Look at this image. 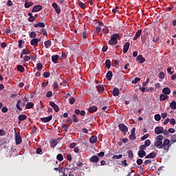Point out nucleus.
Wrapping results in <instances>:
<instances>
[{
  "instance_id": "obj_42",
  "label": "nucleus",
  "mask_w": 176,
  "mask_h": 176,
  "mask_svg": "<svg viewBox=\"0 0 176 176\" xmlns=\"http://www.w3.org/2000/svg\"><path fill=\"white\" fill-rule=\"evenodd\" d=\"M43 68V65H42V63H38L36 65V69H37V71H42Z\"/></svg>"
},
{
  "instance_id": "obj_9",
  "label": "nucleus",
  "mask_w": 176,
  "mask_h": 176,
  "mask_svg": "<svg viewBox=\"0 0 176 176\" xmlns=\"http://www.w3.org/2000/svg\"><path fill=\"white\" fill-rule=\"evenodd\" d=\"M41 39L39 38H33L30 41V44L32 46H38V43H39Z\"/></svg>"
},
{
  "instance_id": "obj_59",
  "label": "nucleus",
  "mask_w": 176,
  "mask_h": 176,
  "mask_svg": "<svg viewBox=\"0 0 176 176\" xmlns=\"http://www.w3.org/2000/svg\"><path fill=\"white\" fill-rule=\"evenodd\" d=\"M69 126L65 124H63L62 125V129H63L64 131H67L69 129Z\"/></svg>"
},
{
  "instance_id": "obj_50",
  "label": "nucleus",
  "mask_w": 176,
  "mask_h": 176,
  "mask_svg": "<svg viewBox=\"0 0 176 176\" xmlns=\"http://www.w3.org/2000/svg\"><path fill=\"white\" fill-rule=\"evenodd\" d=\"M140 80H141V78L136 77L133 81L132 83L133 85H137V83H138V82H140Z\"/></svg>"
},
{
  "instance_id": "obj_31",
  "label": "nucleus",
  "mask_w": 176,
  "mask_h": 176,
  "mask_svg": "<svg viewBox=\"0 0 176 176\" xmlns=\"http://www.w3.org/2000/svg\"><path fill=\"white\" fill-rule=\"evenodd\" d=\"M96 87L99 93H103L105 90V87H104L103 85H99V86H97Z\"/></svg>"
},
{
  "instance_id": "obj_44",
  "label": "nucleus",
  "mask_w": 176,
  "mask_h": 176,
  "mask_svg": "<svg viewBox=\"0 0 176 176\" xmlns=\"http://www.w3.org/2000/svg\"><path fill=\"white\" fill-rule=\"evenodd\" d=\"M154 119L157 122H160V120L162 119V116H160V114H155L154 116Z\"/></svg>"
},
{
  "instance_id": "obj_17",
  "label": "nucleus",
  "mask_w": 176,
  "mask_h": 176,
  "mask_svg": "<svg viewBox=\"0 0 176 176\" xmlns=\"http://www.w3.org/2000/svg\"><path fill=\"white\" fill-rule=\"evenodd\" d=\"M155 157H156V153L154 152H152L145 156V159H155Z\"/></svg>"
},
{
  "instance_id": "obj_57",
  "label": "nucleus",
  "mask_w": 176,
  "mask_h": 176,
  "mask_svg": "<svg viewBox=\"0 0 176 176\" xmlns=\"http://www.w3.org/2000/svg\"><path fill=\"white\" fill-rule=\"evenodd\" d=\"M146 148H148V146H149V145H151V140H146L144 142V144Z\"/></svg>"
},
{
  "instance_id": "obj_36",
  "label": "nucleus",
  "mask_w": 176,
  "mask_h": 176,
  "mask_svg": "<svg viewBox=\"0 0 176 176\" xmlns=\"http://www.w3.org/2000/svg\"><path fill=\"white\" fill-rule=\"evenodd\" d=\"M127 153H128V156L129 157H130V159L131 160H133V157H134V153H133V151L132 150H129L127 151Z\"/></svg>"
},
{
  "instance_id": "obj_47",
  "label": "nucleus",
  "mask_w": 176,
  "mask_h": 176,
  "mask_svg": "<svg viewBox=\"0 0 176 176\" xmlns=\"http://www.w3.org/2000/svg\"><path fill=\"white\" fill-rule=\"evenodd\" d=\"M72 118H73V122L74 123H78V122H79V120L78 119V116H76V115L73 114Z\"/></svg>"
},
{
  "instance_id": "obj_48",
  "label": "nucleus",
  "mask_w": 176,
  "mask_h": 176,
  "mask_svg": "<svg viewBox=\"0 0 176 176\" xmlns=\"http://www.w3.org/2000/svg\"><path fill=\"white\" fill-rule=\"evenodd\" d=\"M170 142H172L171 144H174V142H176V134H173L171 136Z\"/></svg>"
},
{
  "instance_id": "obj_55",
  "label": "nucleus",
  "mask_w": 176,
  "mask_h": 176,
  "mask_svg": "<svg viewBox=\"0 0 176 176\" xmlns=\"http://www.w3.org/2000/svg\"><path fill=\"white\" fill-rule=\"evenodd\" d=\"M30 38H34V39H35V38H36V33L35 32H32L30 34Z\"/></svg>"
},
{
  "instance_id": "obj_58",
  "label": "nucleus",
  "mask_w": 176,
  "mask_h": 176,
  "mask_svg": "<svg viewBox=\"0 0 176 176\" xmlns=\"http://www.w3.org/2000/svg\"><path fill=\"white\" fill-rule=\"evenodd\" d=\"M148 83H149V78H147L145 82H142V87H146Z\"/></svg>"
},
{
  "instance_id": "obj_19",
  "label": "nucleus",
  "mask_w": 176,
  "mask_h": 176,
  "mask_svg": "<svg viewBox=\"0 0 176 176\" xmlns=\"http://www.w3.org/2000/svg\"><path fill=\"white\" fill-rule=\"evenodd\" d=\"M120 93V92L118 88L115 87V88L113 89V97H118V96H119Z\"/></svg>"
},
{
  "instance_id": "obj_28",
  "label": "nucleus",
  "mask_w": 176,
  "mask_h": 176,
  "mask_svg": "<svg viewBox=\"0 0 176 176\" xmlns=\"http://www.w3.org/2000/svg\"><path fill=\"white\" fill-rule=\"evenodd\" d=\"M45 49H49L50 46H52V41L50 40H47L44 42Z\"/></svg>"
},
{
  "instance_id": "obj_34",
  "label": "nucleus",
  "mask_w": 176,
  "mask_h": 176,
  "mask_svg": "<svg viewBox=\"0 0 176 176\" xmlns=\"http://www.w3.org/2000/svg\"><path fill=\"white\" fill-rule=\"evenodd\" d=\"M58 171L59 174H63L62 176H68L67 175H65V168H60Z\"/></svg>"
},
{
  "instance_id": "obj_38",
  "label": "nucleus",
  "mask_w": 176,
  "mask_h": 176,
  "mask_svg": "<svg viewBox=\"0 0 176 176\" xmlns=\"http://www.w3.org/2000/svg\"><path fill=\"white\" fill-rule=\"evenodd\" d=\"M52 63H57L58 61V55H53L52 56Z\"/></svg>"
},
{
  "instance_id": "obj_46",
  "label": "nucleus",
  "mask_w": 176,
  "mask_h": 176,
  "mask_svg": "<svg viewBox=\"0 0 176 176\" xmlns=\"http://www.w3.org/2000/svg\"><path fill=\"white\" fill-rule=\"evenodd\" d=\"M139 89L142 93H144V91L149 92V88H146L145 87H140Z\"/></svg>"
},
{
  "instance_id": "obj_41",
  "label": "nucleus",
  "mask_w": 176,
  "mask_h": 176,
  "mask_svg": "<svg viewBox=\"0 0 176 176\" xmlns=\"http://www.w3.org/2000/svg\"><path fill=\"white\" fill-rule=\"evenodd\" d=\"M105 65L106 68H107V69H109V68H111V60L107 59L105 61Z\"/></svg>"
},
{
  "instance_id": "obj_37",
  "label": "nucleus",
  "mask_w": 176,
  "mask_h": 176,
  "mask_svg": "<svg viewBox=\"0 0 176 176\" xmlns=\"http://www.w3.org/2000/svg\"><path fill=\"white\" fill-rule=\"evenodd\" d=\"M170 108H171L173 110L176 109V102H175V100H173L170 103Z\"/></svg>"
},
{
  "instance_id": "obj_26",
  "label": "nucleus",
  "mask_w": 176,
  "mask_h": 176,
  "mask_svg": "<svg viewBox=\"0 0 176 176\" xmlns=\"http://www.w3.org/2000/svg\"><path fill=\"white\" fill-rule=\"evenodd\" d=\"M21 105V100L19 99L17 100L16 107V109H18V111H23V108L20 107Z\"/></svg>"
},
{
  "instance_id": "obj_64",
  "label": "nucleus",
  "mask_w": 176,
  "mask_h": 176,
  "mask_svg": "<svg viewBox=\"0 0 176 176\" xmlns=\"http://www.w3.org/2000/svg\"><path fill=\"white\" fill-rule=\"evenodd\" d=\"M139 149L140 151H144L146 149V147L144 144H142L140 146Z\"/></svg>"
},
{
  "instance_id": "obj_16",
  "label": "nucleus",
  "mask_w": 176,
  "mask_h": 176,
  "mask_svg": "<svg viewBox=\"0 0 176 176\" xmlns=\"http://www.w3.org/2000/svg\"><path fill=\"white\" fill-rule=\"evenodd\" d=\"M34 28H38V27H40L41 28H45V23L38 22L37 23L34 24Z\"/></svg>"
},
{
  "instance_id": "obj_54",
  "label": "nucleus",
  "mask_w": 176,
  "mask_h": 176,
  "mask_svg": "<svg viewBox=\"0 0 176 176\" xmlns=\"http://www.w3.org/2000/svg\"><path fill=\"white\" fill-rule=\"evenodd\" d=\"M82 36L84 39H87V36H89V34H87V32H82Z\"/></svg>"
},
{
  "instance_id": "obj_33",
  "label": "nucleus",
  "mask_w": 176,
  "mask_h": 176,
  "mask_svg": "<svg viewBox=\"0 0 176 176\" xmlns=\"http://www.w3.org/2000/svg\"><path fill=\"white\" fill-rule=\"evenodd\" d=\"M34 107V103L32 102H29L26 104L25 108L26 109H31V108Z\"/></svg>"
},
{
  "instance_id": "obj_7",
  "label": "nucleus",
  "mask_w": 176,
  "mask_h": 176,
  "mask_svg": "<svg viewBox=\"0 0 176 176\" xmlns=\"http://www.w3.org/2000/svg\"><path fill=\"white\" fill-rule=\"evenodd\" d=\"M89 162H91V163H98V162H100V158L97 155H93L89 159Z\"/></svg>"
},
{
  "instance_id": "obj_22",
  "label": "nucleus",
  "mask_w": 176,
  "mask_h": 176,
  "mask_svg": "<svg viewBox=\"0 0 176 176\" xmlns=\"http://www.w3.org/2000/svg\"><path fill=\"white\" fill-rule=\"evenodd\" d=\"M72 171L71 169L65 168V175H69V176H74V175L72 174Z\"/></svg>"
},
{
  "instance_id": "obj_49",
  "label": "nucleus",
  "mask_w": 176,
  "mask_h": 176,
  "mask_svg": "<svg viewBox=\"0 0 176 176\" xmlns=\"http://www.w3.org/2000/svg\"><path fill=\"white\" fill-rule=\"evenodd\" d=\"M162 145H169V146H171V144H170V140L165 139L164 140V142L162 143Z\"/></svg>"
},
{
  "instance_id": "obj_52",
  "label": "nucleus",
  "mask_w": 176,
  "mask_h": 176,
  "mask_svg": "<svg viewBox=\"0 0 176 176\" xmlns=\"http://www.w3.org/2000/svg\"><path fill=\"white\" fill-rule=\"evenodd\" d=\"M76 99L74 97H71V98L69 99V102L71 104V105H73V104H75Z\"/></svg>"
},
{
  "instance_id": "obj_1",
  "label": "nucleus",
  "mask_w": 176,
  "mask_h": 176,
  "mask_svg": "<svg viewBox=\"0 0 176 176\" xmlns=\"http://www.w3.org/2000/svg\"><path fill=\"white\" fill-rule=\"evenodd\" d=\"M164 137H163L162 135H159L157 136V138L155 139V142L154 143L155 146L156 148H159L160 149L162 145H163V139Z\"/></svg>"
},
{
  "instance_id": "obj_3",
  "label": "nucleus",
  "mask_w": 176,
  "mask_h": 176,
  "mask_svg": "<svg viewBox=\"0 0 176 176\" xmlns=\"http://www.w3.org/2000/svg\"><path fill=\"white\" fill-rule=\"evenodd\" d=\"M118 128L120 131L123 132L124 135H126V134H127V131H129V128L126 125H124V124H120L118 125Z\"/></svg>"
},
{
  "instance_id": "obj_24",
  "label": "nucleus",
  "mask_w": 176,
  "mask_h": 176,
  "mask_svg": "<svg viewBox=\"0 0 176 176\" xmlns=\"http://www.w3.org/2000/svg\"><path fill=\"white\" fill-rule=\"evenodd\" d=\"M28 16H29L30 18H28V21H30V23H32L33 21H35V16H34L32 15V13L29 12L28 14Z\"/></svg>"
},
{
  "instance_id": "obj_62",
  "label": "nucleus",
  "mask_w": 176,
  "mask_h": 176,
  "mask_svg": "<svg viewBox=\"0 0 176 176\" xmlns=\"http://www.w3.org/2000/svg\"><path fill=\"white\" fill-rule=\"evenodd\" d=\"M30 60H31V57H30V56H27L25 55L24 57H23V60L25 62V61H30Z\"/></svg>"
},
{
  "instance_id": "obj_25",
  "label": "nucleus",
  "mask_w": 176,
  "mask_h": 176,
  "mask_svg": "<svg viewBox=\"0 0 176 176\" xmlns=\"http://www.w3.org/2000/svg\"><path fill=\"white\" fill-rule=\"evenodd\" d=\"M18 119H19V122H23V120H25L27 119V115L21 114L19 116Z\"/></svg>"
},
{
  "instance_id": "obj_2",
  "label": "nucleus",
  "mask_w": 176,
  "mask_h": 176,
  "mask_svg": "<svg viewBox=\"0 0 176 176\" xmlns=\"http://www.w3.org/2000/svg\"><path fill=\"white\" fill-rule=\"evenodd\" d=\"M119 34H114L111 35V39L109 41V45H113L118 43V39H119Z\"/></svg>"
},
{
  "instance_id": "obj_8",
  "label": "nucleus",
  "mask_w": 176,
  "mask_h": 176,
  "mask_svg": "<svg viewBox=\"0 0 176 176\" xmlns=\"http://www.w3.org/2000/svg\"><path fill=\"white\" fill-rule=\"evenodd\" d=\"M52 8L55 9V11L56 12L57 14H60V13H61V9L58 8V4H57V3H53Z\"/></svg>"
},
{
  "instance_id": "obj_29",
  "label": "nucleus",
  "mask_w": 176,
  "mask_h": 176,
  "mask_svg": "<svg viewBox=\"0 0 176 176\" xmlns=\"http://www.w3.org/2000/svg\"><path fill=\"white\" fill-rule=\"evenodd\" d=\"M57 144H58V142H57V140H55L54 139H53L51 142H50V146L51 148H55L57 145Z\"/></svg>"
},
{
  "instance_id": "obj_13",
  "label": "nucleus",
  "mask_w": 176,
  "mask_h": 176,
  "mask_svg": "<svg viewBox=\"0 0 176 176\" xmlns=\"http://www.w3.org/2000/svg\"><path fill=\"white\" fill-rule=\"evenodd\" d=\"M136 61H138L140 64H143V63H145V58H143L142 55H138L136 58Z\"/></svg>"
},
{
  "instance_id": "obj_30",
  "label": "nucleus",
  "mask_w": 176,
  "mask_h": 176,
  "mask_svg": "<svg viewBox=\"0 0 176 176\" xmlns=\"http://www.w3.org/2000/svg\"><path fill=\"white\" fill-rule=\"evenodd\" d=\"M170 145H166V144H162L160 147V149H164V151H166V152H168L170 149Z\"/></svg>"
},
{
  "instance_id": "obj_20",
  "label": "nucleus",
  "mask_w": 176,
  "mask_h": 176,
  "mask_svg": "<svg viewBox=\"0 0 176 176\" xmlns=\"http://www.w3.org/2000/svg\"><path fill=\"white\" fill-rule=\"evenodd\" d=\"M169 97L168 96L166 95V94H161L160 96V101H166V100H168Z\"/></svg>"
},
{
  "instance_id": "obj_61",
  "label": "nucleus",
  "mask_w": 176,
  "mask_h": 176,
  "mask_svg": "<svg viewBox=\"0 0 176 176\" xmlns=\"http://www.w3.org/2000/svg\"><path fill=\"white\" fill-rule=\"evenodd\" d=\"M50 76V72H46L43 73V78H49Z\"/></svg>"
},
{
  "instance_id": "obj_12",
  "label": "nucleus",
  "mask_w": 176,
  "mask_h": 176,
  "mask_svg": "<svg viewBox=\"0 0 176 176\" xmlns=\"http://www.w3.org/2000/svg\"><path fill=\"white\" fill-rule=\"evenodd\" d=\"M163 126H157L155 129V134H162L163 133Z\"/></svg>"
},
{
  "instance_id": "obj_63",
  "label": "nucleus",
  "mask_w": 176,
  "mask_h": 176,
  "mask_svg": "<svg viewBox=\"0 0 176 176\" xmlns=\"http://www.w3.org/2000/svg\"><path fill=\"white\" fill-rule=\"evenodd\" d=\"M159 78H160V79H164V72H161L159 74Z\"/></svg>"
},
{
  "instance_id": "obj_11",
  "label": "nucleus",
  "mask_w": 176,
  "mask_h": 176,
  "mask_svg": "<svg viewBox=\"0 0 176 176\" xmlns=\"http://www.w3.org/2000/svg\"><path fill=\"white\" fill-rule=\"evenodd\" d=\"M141 34H142V30L140 29L138 30V32L135 33V36L133 37V41H137L140 36H141Z\"/></svg>"
},
{
  "instance_id": "obj_39",
  "label": "nucleus",
  "mask_w": 176,
  "mask_h": 176,
  "mask_svg": "<svg viewBox=\"0 0 176 176\" xmlns=\"http://www.w3.org/2000/svg\"><path fill=\"white\" fill-rule=\"evenodd\" d=\"M56 159L58 162H63L64 160V157L63 156V154H58L56 155Z\"/></svg>"
},
{
  "instance_id": "obj_21",
  "label": "nucleus",
  "mask_w": 176,
  "mask_h": 176,
  "mask_svg": "<svg viewBox=\"0 0 176 176\" xmlns=\"http://www.w3.org/2000/svg\"><path fill=\"white\" fill-rule=\"evenodd\" d=\"M163 94H165L166 96H168L170 93H171V90L168 87L164 88L162 89Z\"/></svg>"
},
{
  "instance_id": "obj_10",
  "label": "nucleus",
  "mask_w": 176,
  "mask_h": 176,
  "mask_svg": "<svg viewBox=\"0 0 176 176\" xmlns=\"http://www.w3.org/2000/svg\"><path fill=\"white\" fill-rule=\"evenodd\" d=\"M40 10H42V6L37 5L32 8V13H35L36 12H40Z\"/></svg>"
},
{
  "instance_id": "obj_5",
  "label": "nucleus",
  "mask_w": 176,
  "mask_h": 176,
  "mask_svg": "<svg viewBox=\"0 0 176 176\" xmlns=\"http://www.w3.org/2000/svg\"><path fill=\"white\" fill-rule=\"evenodd\" d=\"M50 107H53V109L54 111H55V112H58V111H60V108L58 107V105L54 103V102L53 101L50 102Z\"/></svg>"
},
{
  "instance_id": "obj_40",
  "label": "nucleus",
  "mask_w": 176,
  "mask_h": 176,
  "mask_svg": "<svg viewBox=\"0 0 176 176\" xmlns=\"http://www.w3.org/2000/svg\"><path fill=\"white\" fill-rule=\"evenodd\" d=\"M19 49H23V46H24V44L25 43V41L23 40H19Z\"/></svg>"
},
{
  "instance_id": "obj_45",
  "label": "nucleus",
  "mask_w": 176,
  "mask_h": 176,
  "mask_svg": "<svg viewBox=\"0 0 176 176\" xmlns=\"http://www.w3.org/2000/svg\"><path fill=\"white\" fill-rule=\"evenodd\" d=\"M32 5H34V3L32 2H25V8H31V6H32Z\"/></svg>"
},
{
  "instance_id": "obj_56",
  "label": "nucleus",
  "mask_w": 176,
  "mask_h": 176,
  "mask_svg": "<svg viewBox=\"0 0 176 176\" xmlns=\"http://www.w3.org/2000/svg\"><path fill=\"white\" fill-rule=\"evenodd\" d=\"M135 138H137V136H135V133H131V135H129V140H135Z\"/></svg>"
},
{
  "instance_id": "obj_35",
  "label": "nucleus",
  "mask_w": 176,
  "mask_h": 176,
  "mask_svg": "<svg viewBox=\"0 0 176 176\" xmlns=\"http://www.w3.org/2000/svg\"><path fill=\"white\" fill-rule=\"evenodd\" d=\"M21 53L22 54L27 56V54H30V53H31V51H30V50L27 48H24L23 50H22Z\"/></svg>"
},
{
  "instance_id": "obj_27",
  "label": "nucleus",
  "mask_w": 176,
  "mask_h": 176,
  "mask_svg": "<svg viewBox=\"0 0 176 176\" xmlns=\"http://www.w3.org/2000/svg\"><path fill=\"white\" fill-rule=\"evenodd\" d=\"M89 142H91V144H96V142H97V136H96V135H92V136L89 138Z\"/></svg>"
},
{
  "instance_id": "obj_4",
  "label": "nucleus",
  "mask_w": 176,
  "mask_h": 176,
  "mask_svg": "<svg viewBox=\"0 0 176 176\" xmlns=\"http://www.w3.org/2000/svg\"><path fill=\"white\" fill-rule=\"evenodd\" d=\"M15 142L16 145H20L23 142V139L19 133H15Z\"/></svg>"
},
{
  "instance_id": "obj_23",
  "label": "nucleus",
  "mask_w": 176,
  "mask_h": 176,
  "mask_svg": "<svg viewBox=\"0 0 176 176\" xmlns=\"http://www.w3.org/2000/svg\"><path fill=\"white\" fill-rule=\"evenodd\" d=\"M97 107L91 106L89 108V112H90V113H94V112H97Z\"/></svg>"
},
{
  "instance_id": "obj_6",
  "label": "nucleus",
  "mask_w": 176,
  "mask_h": 176,
  "mask_svg": "<svg viewBox=\"0 0 176 176\" xmlns=\"http://www.w3.org/2000/svg\"><path fill=\"white\" fill-rule=\"evenodd\" d=\"M52 119H53V116L51 115L47 117L41 118V120L43 123H47V122H50V120H52Z\"/></svg>"
},
{
  "instance_id": "obj_51",
  "label": "nucleus",
  "mask_w": 176,
  "mask_h": 176,
  "mask_svg": "<svg viewBox=\"0 0 176 176\" xmlns=\"http://www.w3.org/2000/svg\"><path fill=\"white\" fill-rule=\"evenodd\" d=\"M122 157H123V155L122 154L120 155H116L113 156V159L114 160H119V159H122Z\"/></svg>"
},
{
  "instance_id": "obj_18",
  "label": "nucleus",
  "mask_w": 176,
  "mask_h": 176,
  "mask_svg": "<svg viewBox=\"0 0 176 176\" xmlns=\"http://www.w3.org/2000/svg\"><path fill=\"white\" fill-rule=\"evenodd\" d=\"M130 47V43H126L124 45L123 53H126L129 52V49Z\"/></svg>"
},
{
  "instance_id": "obj_15",
  "label": "nucleus",
  "mask_w": 176,
  "mask_h": 176,
  "mask_svg": "<svg viewBox=\"0 0 176 176\" xmlns=\"http://www.w3.org/2000/svg\"><path fill=\"white\" fill-rule=\"evenodd\" d=\"M113 76V74L112 73V71H109L106 74V79H107V80H112Z\"/></svg>"
},
{
  "instance_id": "obj_43",
  "label": "nucleus",
  "mask_w": 176,
  "mask_h": 176,
  "mask_svg": "<svg viewBox=\"0 0 176 176\" xmlns=\"http://www.w3.org/2000/svg\"><path fill=\"white\" fill-rule=\"evenodd\" d=\"M78 6H80V8H81V9H86V4H85L82 1H78Z\"/></svg>"
},
{
  "instance_id": "obj_60",
  "label": "nucleus",
  "mask_w": 176,
  "mask_h": 176,
  "mask_svg": "<svg viewBox=\"0 0 176 176\" xmlns=\"http://www.w3.org/2000/svg\"><path fill=\"white\" fill-rule=\"evenodd\" d=\"M52 96H53V92H52V91H49L47 92L46 97L47 98H50V97H52Z\"/></svg>"
},
{
  "instance_id": "obj_53",
  "label": "nucleus",
  "mask_w": 176,
  "mask_h": 176,
  "mask_svg": "<svg viewBox=\"0 0 176 176\" xmlns=\"http://www.w3.org/2000/svg\"><path fill=\"white\" fill-rule=\"evenodd\" d=\"M100 31H101V28L100 26H97L95 31V35H98V34H100Z\"/></svg>"
},
{
  "instance_id": "obj_32",
  "label": "nucleus",
  "mask_w": 176,
  "mask_h": 176,
  "mask_svg": "<svg viewBox=\"0 0 176 176\" xmlns=\"http://www.w3.org/2000/svg\"><path fill=\"white\" fill-rule=\"evenodd\" d=\"M17 71H19V72H21V74H23V72H24L25 69H24V67L21 65H19L16 67Z\"/></svg>"
},
{
  "instance_id": "obj_14",
  "label": "nucleus",
  "mask_w": 176,
  "mask_h": 176,
  "mask_svg": "<svg viewBox=\"0 0 176 176\" xmlns=\"http://www.w3.org/2000/svg\"><path fill=\"white\" fill-rule=\"evenodd\" d=\"M138 155L139 156V157L142 159V157L146 156V152H145V151L139 150V151L138 152Z\"/></svg>"
}]
</instances>
